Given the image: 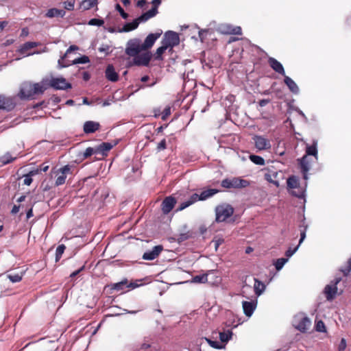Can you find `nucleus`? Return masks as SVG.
<instances>
[{
  "mask_svg": "<svg viewBox=\"0 0 351 351\" xmlns=\"http://www.w3.org/2000/svg\"><path fill=\"white\" fill-rule=\"evenodd\" d=\"M20 88H72L62 77H54L51 75L44 77L40 82H23Z\"/></svg>",
  "mask_w": 351,
  "mask_h": 351,
  "instance_id": "nucleus-1",
  "label": "nucleus"
},
{
  "mask_svg": "<svg viewBox=\"0 0 351 351\" xmlns=\"http://www.w3.org/2000/svg\"><path fill=\"white\" fill-rule=\"evenodd\" d=\"M78 47L76 45H71L66 50L64 56L58 60V64L60 67H67L71 64H86L89 62V58L86 56H82L73 60H69L70 55L72 52L78 50Z\"/></svg>",
  "mask_w": 351,
  "mask_h": 351,
  "instance_id": "nucleus-2",
  "label": "nucleus"
},
{
  "mask_svg": "<svg viewBox=\"0 0 351 351\" xmlns=\"http://www.w3.org/2000/svg\"><path fill=\"white\" fill-rule=\"evenodd\" d=\"M219 190L210 189L208 190H205L202 191L199 195L197 193H193L189 197V199L184 202H182L180 206L176 209V211H181L186 208L190 206L197 201H204L207 199L208 198L213 196L216 193H219Z\"/></svg>",
  "mask_w": 351,
  "mask_h": 351,
  "instance_id": "nucleus-3",
  "label": "nucleus"
},
{
  "mask_svg": "<svg viewBox=\"0 0 351 351\" xmlns=\"http://www.w3.org/2000/svg\"><path fill=\"white\" fill-rule=\"evenodd\" d=\"M249 184V181L236 177L224 179L221 183V186L226 189H243Z\"/></svg>",
  "mask_w": 351,
  "mask_h": 351,
  "instance_id": "nucleus-4",
  "label": "nucleus"
},
{
  "mask_svg": "<svg viewBox=\"0 0 351 351\" xmlns=\"http://www.w3.org/2000/svg\"><path fill=\"white\" fill-rule=\"evenodd\" d=\"M216 221L222 222L226 221L234 213V208L229 204H222L216 207Z\"/></svg>",
  "mask_w": 351,
  "mask_h": 351,
  "instance_id": "nucleus-5",
  "label": "nucleus"
},
{
  "mask_svg": "<svg viewBox=\"0 0 351 351\" xmlns=\"http://www.w3.org/2000/svg\"><path fill=\"white\" fill-rule=\"evenodd\" d=\"M141 51H145V49H143V44L141 43V40L140 39L134 38L130 40L128 42L125 53L129 56H136V55L139 53Z\"/></svg>",
  "mask_w": 351,
  "mask_h": 351,
  "instance_id": "nucleus-6",
  "label": "nucleus"
},
{
  "mask_svg": "<svg viewBox=\"0 0 351 351\" xmlns=\"http://www.w3.org/2000/svg\"><path fill=\"white\" fill-rule=\"evenodd\" d=\"M293 322L295 328L302 332H305L311 326L309 318L302 315L295 316Z\"/></svg>",
  "mask_w": 351,
  "mask_h": 351,
  "instance_id": "nucleus-7",
  "label": "nucleus"
},
{
  "mask_svg": "<svg viewBox=\"0 0 351 351\" xmlns=\"http://www.w3.org/2000/svg\"><path fill=\"white\" fill-rule=\"evenodd\" d=\"M45 89H21L18 97L21 99L31 100L36 98V96L43 95Z\"/></svg>",
  "mask_w": 351,
  "mask_h": 351,
  "instance_id": "nucleus-8",
  "label": "nucleus"
},
{
  "mask_svg": "<svg viewBox=\"0 0 351 351\" xmlns=\"http://www.w3.org/2000/svg\"><path fill=\"white\" fill-rule=\"evenodd\" d=\"M162 43L166 45L168 48H173L178 45L180 43V38L178 34L173 31H168L165 34Z\"/></svg>",
  "mask_w": 351,
  "mask_h": 351,
  "instance_id": "nucleus-9",
  "label": "nucleus"
},
{
  "mask_svg": "<svg viewBox=\"0 0 351 351\" xmlns=\"http://www.w3.org/2000/svg\"><path fill=\"white\" fill-rule=\"evenodd\" d=\"M16 105V103L14 97L0 95V110L10 112L15 108Z\"/></svg>",
  "mask_w": 351,
  "mask_h": 351,
  "instance_id": "nucleus-10",
  "label": "nucleus"
},
{
  "mask_svg": "<svg viewBox=\"0 0 351 351\" xmlns=\"http://www.w3.org/2000/svg\"><path fill=\"white\" fill-rule=\"evenodd\" d=\"M152 56V53L149 51L138 53L136 56H134V63L137 66H148Z\"/></svg>",
  "mask_w": 351,
  "mask_h": 351,
  "instance_id": "nucleus-11",
  "label": "nucleus"
},
{
  "mask_svg": "<svg viewBox=\"0 0 351 351\" xmlns=\"http://www.w3.org/2000/svg\"><path fill=\"white\" fill-rule=\"evenodd\" d=\"M267 173H265V178L269 182L273 183L276 186H279L280 182L278 177L282 174V171H274L270 168H267Z\"/></svg>",
  "mask_w": 351,
  "mask_h": 351,
  "instance_id": "nucleus-12",
  "label": "nucleus"
},
{
  "mask_svg": "<svg viewBox=\"0 0 351 351\" xmlns=\"http://www.w3.org/2000/svg\"><path fill=\"white\" fill-rule=\"evenodd\" d=\"M256 148L258 150H266L271 148L270 141L262 136L256 135L253 138Z\"/></svg>",
  "mask_w": 351,
  "mask_h": 351,
  "instance_id": "nucleus-13",
  "label": "nucleus"
},
{
  "mask_svg": "<svg viewBox=\"0 0 351 351\" xmlns=\"http://www.w3.org/2000/svg\"><path fill=\"white\" fill-rule=\"evenodd\" d=\"M176 199L173 196L166 197L161 204L162 211L165 215L168 214L173 208Z\"/></svg>",
  "mask_w": 351,
  "mask_h": 351,
  "instance_id": "nucleus-14",
  "label": "nucleus"
},
{
  "mask_svg": "<svg viewBox=\"0 0 351 351\" xmlns=\"http://www.w3.org/2000/svg\"><path fill=\"white\" fill-rule=\"evenodd\" d=\"M303 227V230H300V239L299 241V244L294 248L291 249L289 247L285 252V255L287 257H291L295 252L298 250L300 245L303 242L304 239L306 238V232L308 228V226L305 224L304 219L302 221V226H300V228Z\"/></svg>",
  "mask_w": 351,
  "mask_h": 351,
  "instance_id": "nucleus-15",
  "label": "nucleus"
},
{
  "mask_svg": "<svg viewBox=\"0 0 351 351\" xmlns=\"http://www.w3.org/2000/svg\"><path fill=\"white\" fill-rule=\"evenodd\" d=\"M162 250L163 247L162 245H156L152 250L145 252L143 255V258L144 260L152 261L159 256Z\"/></svg>",
  "mask_w": 351,
  "mask_h": 351,
  "instance_id": "nucleus-16",
  "label": "nucleus"
},
{
  "mask_svg": "<svg viewBox=\"0 0 351 351\" xmlns=\"http://www.w3.org/2000/svg\"><path fill=\"white\" fill-rule=\"evenodd\" d=\"M162 32L160 31V32L154 33V34H149L145 39L143 44V49L145 50L151 48L154 44L155 43L156 40L160 36Z\"/></svg>",
  "mask_w": 351,
  "mask_h": 351,
  "instance_id": "nucleus-17",
  "label": "nucleus"
},
{
  "mask_svg": "<svg viewBox=\"0 0 351 351\" xmlns=\"http://www.w3.org/2000/svg\"><path fill=\"white\" fill-rule=\"evenodd\" d=\"M299 164L300 166L301 171L303 173V178L305 180H307V172L309 171L311 168V162L307 156H304L302 158L298 160Z\"/></svg>",
  "mask_w": 351,
  "mask_h": 351,
  "instance_id": "nucleus-18",
  "label": "nucleus"
},
{
  "mask_svg": "<svg viewBox=\"0 0 351 351\" xmlns=\"http://www.w3.org/2000/svg\"><path fill=\"white\" fill-rule=\"evenodd\" d=\"M116 145V143L112 144L108 142H104L99 145L96 147V152L97 154H101L102 156H107V153Z\"/></svg>",
  "mask_w": 351,
  "mask_h": 351,
  "instance_id": "nucleus-19",
  "label": "nucleus"
},
{
  "mask_svg": "<svg viewBox=\"0 0 351 351\" xmlns=\"http://www.w3.org/2000/svg\"><path fill=\"white\" fill-rule=\"evenodd\" d=\"M100 125L98 122L93 121H86L84 124V132L86 134H90L96 132L99 129Z\"/></svg>",
  "mask_w": 351,
  "mask_h": 351,
  "instance_id": "nucleus-20",
  "label": "nucleus"
},
{
  "mask_svg": "<svg viewBox=\"0 0 351 351\" xmlns=\"http://www.w3.org/2000/svg\"><path fill=\"white\" fill-rule=\"evenodd\" d=\"M268 62L272 69H274L276 73L285 75L284 67L280 62L274 58H269Z\"/></svg>",
  "mask_w": 351,
  "mask_h": 351,
  "instance_id": "nucleus-21",
  "label": "nucleus"
},
{
  "mask_svg": "<svg viewBox=\"0 0 351 351\" xmlns=\"http://www.w3.org/2000/svg\"><path fill=\"white\" fill-rule=\"evenodd\" d=\"M337 291V287L332 285H327L324 288V293L327 300L331 301L336 295Z\"/></svg>",
  "mask_w": 351,
  "mask_h": 351,
  "instance_id": "nucleus-22",
  "label": "nucleus"
},
{
  "mask_svg": "<svg viewBox=\"0 0 351 351\" xmlns=\"http://www.w3.org/2000/svg\"><path fill=\"white\" fill-rule=\"evenodd\" d=\"M158 14L156 8H152L147 12L142 14L140 16L136 18L139 23H144L148 21L149 19L153 18Z\"/></svg>",
  "mask_w": 351,
  "mask_h": 351,
  "instance_id": "nucleus-23",
  "label": "nucleus"
},
{
  "mask_svg": "<svg viewBox=\"0 0 351 351\" xmlns=\"http://www.w3.org/2000/svg\"><path fill=\"white\" fill-rule=\"evenodd\" d=\"M106 77L111 82H116L118 80L119 75L112 65H108L107 66L106 69Z\"/></svg>",
  "mask_w": 351,
  "mask_h": 351,
  "instance_id": "nucleus-24",
  "label": "nucleus"
},
{
  "mask_svg": "<svg viewBox=\"0 0 351 351\" xmlns=\"http://www.w3.org/2000/svg\"><path fill=\"white\" fill-rule=\"evenodd\" d=\"M139 23L138 19H135L132 22L125 23L122 29L119 30V32H128L134 30L138 27Z\"/></svg>",
  "mask_w": 351,
  "mask_h": 351,
  "instance_id": "nucleus-25",
  "label": "nucleus"
},
{
  "mask_svg": "<svg viewBox=\"0 0 351 351\" xmlns=\"http://www.w3.org/2000/svg\"><path fill=\"white\" fill-rule=\"evenodd\" d=\"M256 305L252 302H243V308L246 316L250 317L255 310Z\"/></svg>",
  "mask_w": 351,
  "mask_h": 351,
  "instance_id": "nucleus-26",
  "label": "nucleus"
},
{
  "mask_svg": "<svg viewBox=\"0 0 351 351\" xmlns=\"http://www.w3.org/2000/svg\"><path fill=\"white\" fill-rule=\"evenodd\" d=\"M121 92H119V90H116L112 96V99H106L104 103H103V106H109L110 104H111V101H118V100H121V99H127L130 97V95H127V96H123L121 95Z\"/></svg>",
  "mask_w": 351,
  "mask_h": 351,
  "instance_id": "nucleus-27",
  "label": "nucleus"
},
{
  "mask_svg": "<svg viewBox=\"0 0 351 351\" xmlns=\"http://www.w3.org/2000/svg\"><path fill=\"white\" fill-rule=\"evenodd\" d=\"M66 14V12L64 10H59L57 8H51L47 10L45 16L48 18H53L59 16L63 18Z\"/></svg>",
  "mask_w": 351,
  "mask_h": 351,
  "instance_id": "nucleus-28",
  "label": "nucleus"
},
{
  "mask_svg": "<svg viewBox=\"0 0 351 351\" xmlns=\"http://www.w3.org/2000/svg\"><path fill=\"white\" fill-rule=\"evenodd\" d=\"M253 280L254 281V292L257 296H259L264 292L265 289V285L263 282L258 280L257 278H254Z\"/></svg>",
  "mask_w": 351,
  "mask_h": 351,
  "instance_id": "nucleus-29",
  "label": "nucleus"
},
{
  "mask_svg": "<svg viewBox=\"0 0 351 351\" xmlns=\"http://www.w3.org/2000/svg\"><path fill=\"white\" fill-rule=\"evenodd\" d=\"M214 270H209L207 273L202 275H197L193 278V282L195 283H205L208 281V276L210 274H213Z\"/></svg>",
  "mask_w": 351,
  "mask_h": 351,
  "instance_id": "nucleus-30",
  "label": "nucleus"
},
{
  "mask_svg": "<svg viewBox=\"0 0 351 351\" xmlns=\"http://www.w3.org/2000/svg\"><path fill=\"white\" fill-rule=\"evenodd\" d=\"M97 3L98 0H84L81 2L80 7L84 10H88L97 5Z\"/></svg>",
  "mask_w": 351,
  "mask_h": 351,
  "instance_id": "nucleus-31",
  "label": "nucleus"
},
{
  "mask_svg": "<svg viewBox=\"0 0 351 351\" xmlns=\"http://www.w3.org/2000/svg\"><path fill=\"white\" fill-rule=\"evenodd\" d=\"M305 156H313L317 158V141H313L312 145H307Z\"/></svg>",
  "mask_w": 351,
  "mask_h": 351,
  "instance_id": "nucleus-32",
  "label": "nucleus"
},
{
  "mask_svg": "<svg viewBox=\"0 0 351 351\" xmlns=\"http://www.w3.org/2000/svg\"><path fill=\"white\" fill-rule=\"evenodd\" d=\"M125 288H128V280L125 279L117 283H114L112 286V289L117 291H123Z\"/></svg>",
  "mask_w": 351,
  "mask_h": 351,
  "instance_id": "nucleus-33",
  "label": "nucleus"
},
{
  "mask_svg": "<svg viewBox=\"0 0 351 351\" xmlns=\"http://www.w3.org/2000/svg\"><path fill=\"white\" fill-rule=\"evenodd\" d=\"M287 186L290 189H296L299 186L298 180L295 176H291L287 179Z\"/></svg>",
  "mask_w": 351,
  "mask_h": 351,
  "instance_id": "nucleus-34",
  "label": "nucleus"
},
{
  "mask_svg": "<svg viewBox=\"0 0 351 351\" xmlns=\"http://www.w3.org/2000/svg\"><path fill=\"white\" fill-rule=\"evenodd\" d=\"M202 339L205 340L213 348L223 349L225 348V345H221V344H220L219 342H218L217 341H213L207 337H204Z\"/></svg>",
  "mask_w": 351,
  "mask_h": 351,
  "instance_id": "nucleus-35",
  "label": "nucleus"
},
{
  "mask_svg": "<svg viewBox=\"0 0 351 351\" xmlns=\"http://www.w3.org/2000/svg\"><path fill=\"white\" fill-rule=\"evenodd\" d=\"M16 159L15 157H12L9 152L6 153L3 156L0 157V162L3 165H7Z\"/></svg>",
  "mask_w": 351,
  "mask_h": 351,
  "instance_id": "nucleus-36",
  "label": "nucleus"
},
{
  "mask_svg": "<svg viewBox=\"0 0 351 351\" xmlns=\"http://www.w3.org/2000/svg\"><path fill=\"white\" fill-rule=\"evenodd\" d=\"M250 160L256 165H264L265 160L263 157L257 155H250Z\"/></svg>",
  "mask_w": 351,
  "mask_h": 351,
  "instance_id": "nucleus-37",
  "label": "nucleus"
},
{
  "mask_svg": "<svg viewBox=\"0 0 351 351\" xmlns=\"http://www.w3.org/2000/svg\"><path fill=\"white\" fill-rule=\"evenodd\" d=\"M93 154H97V152H96V147L94 148L93 147L86 148V150L82 154V160L88 158V157L91 156Z\"/></svg>",
  "mask_w": 351,
  "mask_h": 351,
  "instance_id": "nucleus-38",
  "label": "nucleus"
},
{
  "mask_svg": "<svg viewBox=\"0 0 351 351\" xmlns=\"http://www.w3.org/2000/svg\"><path fill=\"white\" fill-rule=\"evenodd\" d=\"M38 46V43L36 42H27L25 43L21 49V53H25L27 51L33 49Z\"/></svg>",
  "mask_w": 351,
  "mask_h": 351,
  "instance_id": "nucleus-39",
  "label": "nucleus"
},
{
  "mask_svg": "<svg viewBox=\"0 0 351 351\" xmlns=\"http://www.w3.org/2000/svg\"><path fill=\"white\" fill-rule=\"evenodd\" d=\"M232 333L231 331L228 330L227 332H219V339L222 343H226L231 339Z\"/></svg>",
  "mask_w": 351,
  "mask_h": 351,
  "instance_id": "nucleus-40",
  "label": "nucleus"
},
{
  "mask_svg": "<svg viewBox=\"0 0 351 351\" xmlns=\"http://www.w3.org/2000/svg\"><path fill=\"white\" fill-rule=\"evenodd\" d=\"M340 271L343 273L345 276H347L351 271V257L348 260L345 267H341Z\"/></svg>",
  "mask_w": 351,
  "mask_h": 351,
  "instance_id": "nucleus-41",
  "label": "nucleus"
},
{
  "mask_svg": "<svg viewBox=\"0 0 351 351\" xmlns=\"http://www.w3.org/2000/svg\"><path fill=\"white\" fill-rule=\"evenodd\" d=\"M168 47L162 42V45L156 49L155 58L159 60L162 53L167 49Z\"/></svg>",
  "mask_w": 351,
  "mask_h": 351,
  "instance_id": "nucleus-42",
  "label": "nucleus"
},
{
  "mask_svg": "<svg viewBox=\"0 0 351 351\" xmlns=\"http://www.w3.org/2000/svg\"><path fill=\"white\" fill-rule=\"evenodd\" d=\"M66 247L64 245L62 244L58 246L56 251V262H58L61 258L62 254L64 252Z\"/></svg>",
  "mask_w": 351,
  "mask_h": 351,
  "instance_id": "nucleus-43",
  "label": "nucleus"
},
{
  "mask_svg": "<svg viewBox=\"0 0 351 351\" xmlns=\"http://www.w3.org/2000/svg\"><path fill=\"white\" fill-rule=\"evenodd\" d=\"M222 32L224 34L240 35L241 34V28L239 26L232 27L230 30H222Z\"/></svg>",
  "mask_w": 351,
  "mask_h": 351,
  "instance_id": "nucleus-44",
  "label": "nucleus"
},
{
  "mask_svg": "<svg viewBox=\"0 0 351 351\" xmlns=\"http://www.w3.org/2000/svg\"><path fill=\"white\" fill-rule=\"evenodd\" d=\"M287 261H288V259L285 258H281L277 259V261L275 263V267H276V270H278V271L280 270Z\"/></svg>",
  "mask_w": 351,
  "mask_h": 351,
  "instance_id": "nucleus-45",
  "label": "nucleus"
},
{
  "mask_svg": "<svg viewBox=\"0 0 351 351\" xmlns=\"http://www.w3.org/2000/svg\"><path fill=\"white\" fill-rule=\"evenodd\" d=\"M284 76H285V80H284L285 83L288 86V88H298L296 84L291 77L286 76L285 75Z\"/></svg>",
  "mask_w": 351,
  "mask_h": 351,
  "instance_id": "nucleus-46",
  "label": "nucleus"
},
{
  "mask_svg": "<svg viewBox=\"0 0 351 351\" xmlns=\"http://www.w3.org/2000/svg\"><path fill=\"white\" fill-rule=\"evenodd\" d=\"M115 9L117 11H118L119 12L120 15L121 16V17L123 19H127L128 18V16H129L128 14L124 11V10L121 8V6L119 3L116 4Z\"/></svg>",
  "mask_w": 351,
  "mask_h": 351,
  "instance_id": "nucleus-47",
  "label": "nucleus"
},
{
  "mask_svg": "<svg viewBox=\"0 0 351 351\" xmlns=\"http://www.w3.org/2000/svg\"><path fill=\"white\" fill-rule=\"evenodd\" d=\"M104 23V20L99 19H92L88 23V24L89 25H96L98 27L103 25Z\"/></svg>",
  "mask_w": 351,
  "mask_h": 351,
  "instance_id": "nucleus-48",
  "label": "nucleus"
},
{
  "mask_svg": "<svg viewBox=\"0 0 351 351\" xmlns=\"http://www.w3.org/2000/svg\"><path fill=\"white\" fill-rule=\"evenodd\" d=\"M8 278L12 282H18L22 280V276L18 274H10L8 275Z\"/></svg>",
  "mask_w": 351,
  "mask_h": 351,
  "instance_id": "nucleus-49",
  "label": "nucleus"
},
{
  "mask_svg": "<svg viewBox=\"0 0 351 351\" xmlns=\"http://www.w3.org/2000/svg\"><path fill=\"white\" fill-rule=\"evenodd\" d=\"M75 6V0H70L64 2V8L67 10H73Z\"/></svg>",
  "mask_w": 351,
  "mask_h": 351,
  "instance_id": "nucleus-50",
  "label": "nucleus"
},
{
  "mask_svg": "<svg viewBox=\"0 0 351 351\" xmlns=\"http://www.w3.org/2000/svg\"><path fill=\"white\" fill-rule=\"evenodd\" d=\"M316 330L318 332H324L326 327L323 321L319 320L316 323L315 326Z\"/></svg>",
  "mask_w": 351,
  "mask_h": 351,
  "instance_id": "nucleus-51",
  "label": "nucleus"
},
{
  "mask_svg": "<svg viewBox=\"0 0 351 351\" xmlns=\"http://www.w3.org/2000/svg\"><path fill=\"white\" fill-rule=\"evenodd\" d=\"M170 114H171V107L168 106L165 107V108L162 111L161 119L165 121L167 119L168 116H169Z\"/></svg>",
  "mask_w": 351,
  "mask_h": 351,
  "instance_id": "nucleus-52",
  "label": "nucleus"
},
{
  "mask_svg": "<svg viewBox=\"0 0 351 351\" xmlns=\"http://www.w3.org/2000/svg\"><path fill=\"white\" fill-rule=\"evenodd\" d=\"M110 46L108 45H102L99 47L98 50L99 52L108 55L110 53Z\"/></svg>",
  "mask_w": 351,
  "mask_h": 351,
  "instance_id": "nucleus-53",
  "label": "nucleus"
},
{
  "mask_svg": "<svg viewBox=\"0 0 351 351\" xmlns=\"http://www.w3.org/2000/svg\"><path fill=\"white\" fill-rule=\"evenodd\" d=\"M66 178V175L61 174L60 176H59L57 178V179L56 180V185L60 186V185L63 184L65 182Z\"/></svg>",
  "mask_w": 351,
  "mask_h": 351,
  "instance_id": "nucleus-54",
  "label": "nucleus"
},
{
  "mask_svg": "<svg viewBox=\"0 0 351 351\" xmlns=\"http://www.w3.org/2000/svg\"><path fill=\"white\" fill-rule=\"evenodd\" d=\"M273 99V96H271V97H268L267 99H261L259 101H258V104L261 107H264L267 104H268L271 100Z\"/></svg>",
  "mask_w": 351,
  "mask_h": 351,
  "instance_id": "nucleus-55",
  "label": "nucleus"
},
{
  "mask_svg": "<svg viewBox=\"0 0 351 351\" xmlns=\"http://www.w3.org/2000/svg\"><path fill=\"white\" fill-rule=\"evenodd\" d=\"M59 171L62 174L66 175V173H71V167L69 165H65L60 168Z\"/></svg>",
  "mask_w": 351,
  "mask_h": 351,
  "instance_id": "nucleus-56",
  "label": "nucleus"
},
{
  "mask_svg": "<svg viewBox=\"0 0 351 351\" xmlns=\"http://www.w3.org/2000/svg\"><path fill=\"white\" fill-rule=\"evenodd\" d=\"M186 86H189V88H195L196 87V82L193 80H188L187 82L184 81V87L185 88Z\"/></svg>",
  "mask_w": 351,
  "mask_h": 351,
  "instance_id": "nucleus-57",
  "label": "nucleus"
},
{
  "mask_svg": "<svg viewBox=\"0 0 351 351\" xmlns=\"http://www.w3.org/2000/svg\"><path fill=\"white\" fill-rule=\"evenodd\" d=\"M279 93H280V90H277L276 91H275L274 93L270 92L269 90H266L263 91V93H261L262 95H271V96L274 97L273 95H275V96L280 97V96L278 95Z\"/></svg>",
  "mask_w": 351,
  "mask_h": 351,
  "instance_id": "nucleus-58",
  "label": "nucleus"
},
{
  "mask_svg": "<svg viewBox=\"0 0 351 351\" xmlns=\"http://www.w3.org/2000/svg\"><path fill=\"white\" fill-rule=\"evenodd\" d=\"M346 346L347 344L346 339L342 338L338 347L339 351H343L346 349Z\"/></svg>",
  "mask_w": 351,
  "mask_h": 351,
  "instance_id": "nucleus-59",
  "label": "nucleus"
},
{
  "mask_svg": "<svg viewBox=\"0 0 351 351\" xmlns=\"http://www.w3.org/2000/svg\"><path fill=\"white\" fill-rule=\"evenodd\" d=\"M32 182V177L27 173L25 176V179L23 180V184L27 186H29Z\"/></svg>",
  "mask_w": 351,
  "mask_h": 351,
  "instance_id": "nucleus-60",
  "label": "nucleus"
},
{
  "mask_svg": "<svg viewBox=\"0 0 351 351\" xmlns=\"http://www.w3.org/2000/svg\"><path fill=\"white\" fill-rule=\"evenodd\" d=\"M166 140L163 139L158 144L157 149L158 151L163 150L166 149Z\"/></svg>",
  "mask_w": 351,
  "mask_h": 351,
  "instance_id": "nucleus-61",
  "label": "nucleus"
},
{
  "mask_svg": "<svg viewBox=\"0 0 351 351\" xmlns=\"http://www.w3.org/2000/svg\"><path fill=\"white\" fill-rule=\"evenodd\" d=\"M23 207H24L23 205H14V206L11 210V213L12 215H15L17 213H19L21 208H23Z\"/></svg>",
  "mask_w": 351,
  "mask_h": 351,
  "instance_id": "nucleus-62",
  "label": "nucleus"
},
{
  "mask_svg": "<svg viewBox=\"0 0 351 351\" xmlns=\"http://www.w3.org/2000/svg\"><path fill=\"white\" fill-rule=\"evenodd\" d=\"M84 266L81 267L79 269H77V270H76V271H73V273H71V274H70V277H71V278H74V277H75V276H76L77 275H78V274H80L82 270H84Z\"/></svg>",
  "mask_w": 351,
  "mask_h": 351,
  "instance_id": "nucleus-63",
  "label": "nucleus"
},
{
  "mask_svg": "<svg viewBox=\"0 0 351 351\" xmlns=\"http://www.w3.org/2000/svg\"><path fill=\"white\" fill-rule=\"evenodd\" d=\"M341 280V277H337L336 276L335 278V279L331 282V285H332L333 286H335L337 287V284L339 283Z\"/></svg>",
  "mask_w": 351,
  "mask_h": 351,
  "instance_id": "nucleus-64",
  "label": "nucleus"
}]
</instances>
